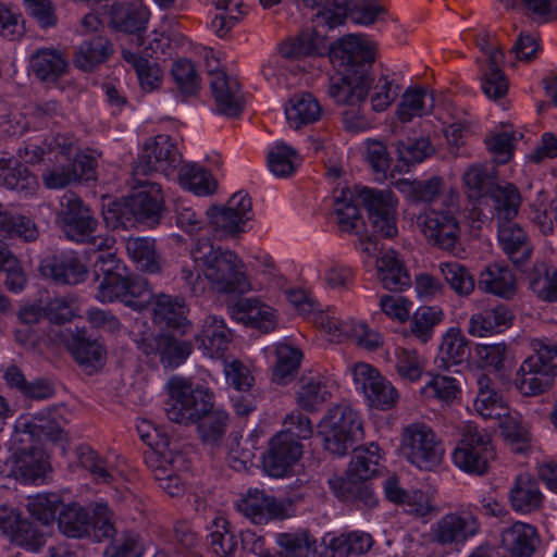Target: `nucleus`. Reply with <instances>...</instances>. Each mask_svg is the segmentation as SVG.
Segmentation results:
<instances>
[{
	"label": "nucleus",
	"mask_w": 557,
	"mask_h": 557,
	"mask_svg": "<svg viewBox=\"0 0 557 557\" xmlns=\"http://www.w3.org/2000/svg\"><path fill=\"white\" fill-rule=\"evenodd\" d=\"M166 416L175 423H197L199 437L205 445L218 447L225 436L230 416L214 408V395L203 385H169Z\"/></svg>",
	"instance_id": "1"
},
{
	"label": "nucleus",
	"mask_w": 557,
	"mask_h": 557,
	"mask_svg": "<svg viewBox=\"0 0 557 557\" xmlns=\"http://www.w3.org/2000/svg\"><path fill=\"white\" fill-rule=\"evenodd\" d=\"M148 428L147 431L141 429V443L147 446V449L141 448L145 463L163 491L172 497L180 496L184 493L180 473L189 469V461L184 454L170 447L168 438L158 430Z\"/></svg>",
	"instance_id": "2"
},
{
	"label": "nucleus",
	"mask_w": 557,
	"mask_h": 557,
	"mask_svg": "<svg viewBox=\"0 0 557 557\" xmlns=\"http://www.w3.org/2000/svg\"><path fill=\"white\" fill-rule=\"evenodd\" d=\"M191 256L216 290L244 293L249 289L244 264L234 252L215 248L209 238H201L193 248Z\"/></svg>",
	"instance_id": "3"
},
{
	"label": "nucleus",
	"mask_w": 557,
	"mask_h": 557,
	"mask_svg": "<svg viewBox=\"0 0 557 557\" xmlns=\"http://www.w3.org/2000/svg\"><path fill=\"white\" fill-rule=\"evenodd\" d=\"M459 194L449 191L417 216V226L426 240L441 249L455 252L460 238Z\"/></svg>",
	"instance_id": "4"
},
{
	"label": "nucleus",
	"mask_w": 557,
	"mask_h": 557,
	"mask_svg": "<svg viewBox=\"0 0 557 557\" xmlns=\"http://www.w3.org/2000/svg\"><path fill=\"white\" fill-rule=\"evenodd\" d=\"M372 77L367 73L345 75L333 81L329 87V95L335 102L348 108L343 113L344 127L348 132L358 133L368 129L372 120L361 108L369 95Z\"/></svg>",
	"instance_id": "5"
},
{
	"label": "nucleus",
	"mask_w": 557,
	"mask_h": 557,
	"mask_svg": "<svg viewBox=\"0 0 557 557\" xmlns=\"http://www.w3.org/2000/svg\"><path fill=\"white\" fill-rule=\"evenodd\" d=\"M470 357V342L458 327L448 329L442 336L437 357L435 358V373L430 383L441 379L445 383H459L469 380L466 373H471L468 359Z\"/></svg>",
	"instance_id": "6"
},
{
	"label": "nucleus",
	"mask_w": 557,
	"mask_h": 557,
	"mask_svg": "<svg viewBox=\"0 0 557 557\" xmlns=\"http://www.w3.org/2000/svg\"><path fill=\"white\" fill-rule=\"evenodd\" d=\"M495 458L492 437L473 422H466L461 428V437L453 453L454 463L465 472L483 475L488 471Z\"/></svg>",
	"instance_id": "7"
},
{
	"label": "nucleus",
	"mask_w": 557,
	"mask_h": 557,
	"mask_svg": "<svg viewBox=\"0 0 557 557\" xmlns=\"http://www.w3.org/2000/svg\"><path fill=\"white\" fill-rule=\"evenodd\" d=\"M361 432L362 423L358 412L348 405H337L321 421L319 435L326 450L343 456Z\"/></svg>",
	"instance_id": "8"
},
{
	"label": "nucleus",
	"mask_w": 557,
	"mask_h": 557,
	"mask_svg": "<svg viewBox=\"0 0 557 557\" xmlns=\"http://www.w3.org/2000/svg\"><path fill=\"white\" fill-rule=\"evenodd\" d=\"M481 530L478 517L469 508L447 512L435 521L429 532L422 535L426 544L443 548L463 545Z\"/></svg>",
	"instance_id": "9"
},
{
	"label": "nucleus",
	"mask_w": 557,
	"mask_h": 557,
	"mask_svg": "<svg viewBox=\"0 0 557 557\" xmlns=\"http://www.w3.org/2000/svg\"><path fill=\"white\" fill-rule=\"evenodd\" d=\"M403 450L412 465L423 470H431L440 465L444 455L442 441L422 422L404 428Z\"/></svg>",
	"instance_id": "10"
},
{
	"label": "nucleus",
	"mask_w": 557,
	"mask_h": 557,
	"mask_svg": "<svg viewBox=\"0 0 557 557\" xmlns=\"http://www.w3.org/2000/svg\"><path fill=\"white\" fill-rule=\"evenodd\" d=\"M59 529L64 535L76 539L87 536L91 531L97 540L113 534V525L106 504H98L95 507L92 522L84 507L70 504L60 512Z\"/></svg>",
	"instance_id": "11"
},
{
	"label": "nucleus",
	"mask_w": 557,
	"mask_h": 557,
	"mask_svg": "<svg viewBox=\"0 0 557 557\" xmlns=\"http://www.w3.org/2000/svg\"><path fill=\"white\" fill-rule=\"evenodd\" d=\"M55 223L67 238L76 242H84L97 227L90 208L73 191L60 198Z\"/></svg>",
	"instance_id": "12"
},
{
	"label": "nucleus",
	"mask_w": 557,
	"mask_h": 557,
	"mask_svg": "<svg viewBox=\"0 0 557 557\" xmlns=\"http://www.w3.org/2000/svg\"><path fill=\"white\" fill-rule=\"evenodd\" d=\"M331 61L338 67L355 73H370L366 70L374 62V46L364 37L347 35L329 48Z\"/></svg>",
	"instance_id": "13"
},
{
	"label": "nucleus",
	"mask_w": 557,
	"mask_h": 557,
	"mask_svg": "<svg viewBox=\"0 0 557 557\" xmlns=\"http://www.w3.org/2000/svg\"><path fill=\"white\" fill-rule=\"evenodd\" d=\"M61 338L83 371L92 374L102 369L107 350L98 339L91 338L86 330L61 331Z\"/></svg>",
	"instance_id": "14"
},
{
	"label": "nucleus",
	"mask_w": 557,
	"mask_h": 557,
	"mask_svg": "<svg viewBox=\"0 0 557 557\" xmlns=\"http://www.w3.org/2000/svg\"><path fill=\"white\" fill-rule=\"evenodd\" d=\"M521 205V196L518 188L512 184L491 185L486 195H482L479 200V207L473 210L478 213L481 221L487 220L490 216L484 211L483 206L491 207L490 213L496 215L498 223L512 220L517 216Z\"/></svg>",
	"instance_id": "15"
},
{
	"label": "nucleus",
	"mask_w": 557,
	"mask_h": 557,
	"mask_svg": "<svg viewBox=\"0 0 557 557\" xmlns=\"http://www.w3.org/2000/svg\"><path fill=\"white\" fill-rule=\"evenodd\" d=\"M302 456L300 442L289 437L286 433L275 434L263 458V468L274 478L285 476Z\"/></svg>",
	"instance_id": "16"
},
{
	"label": "nucleus",
	"mask_w": 557,
	"mask_h": 557,
	"mask_svg": "<svg viewBox=\"0 0 557 557\" xmlns=\"http://www.w3.org/2000/svg\"><path fill=\"white\" fill-rule=\"evenodd\" d=\"M180 163V153L170 136L161 134L148 138L141 147V175L164 173Z\"/></svg>",
	"instance_id": "17"
},
{
	"label": "nucleus",
	"mask_w": 557,
	"mask_h": 557,
	"mask_svg": "<svg viewBox=\"0 0 557 557\" xmlns=\"http://www.w3.org/2000/svg\"><path fill=\"white\" fill-rule=\"evenodd\" d=\"M348 12L355 23L370 25L385 13V9L375 0H351L349 4H335L333 8L324 9L318 18L333 28L344 23Z\"/></svg>",
	"instance_id": "18"
},
{
	"label": "nucleus",
	"mask_w": 557,
	"mask_h": 557,
	"mask_svg": "<svg viewBox=\"0 0 557 557\" xmlns=\"http://www.w3.org/2000/svg\"><path fill=\"white\" fill-rule=\"evenodd\" d=\"M0 530L8 539L28 550L36 552L45 543L47 532L23 521L20 513L8 507L0 509Z\"/></svg>",
	"instance_id": "19"
},
{
	"label": "nucleus",
	"mask_w": 557,
	"mask_h": 557,
	"mask_svg": "<svg viewBox=\"0 0 557 557\" xmlns=\"http://www.w3.org/2000/svg\"><path fill=\"white\" fill-rule=\"evenodd\" d=\"M69 70L66 54L53 47L36 49L29 57V71L42 84H57Z\"/></svg>",
	"instance_id": "20"
},
{
	"label": "nucleus",
	"mask_w": 557,
	"mask_h": 557,
	"mask_svg": "<svg viewBox=\"0 0 557 557\" xmlns=\"http://www.w3.org/2000/svg\"><path fill=\"white\" fill-rule=\"evenodd\" d=\"M237 509L255 524H264L287 516L284 503L259 490L249 491L237 503Z\"/></svg>",
	"instance_id": "21"
},
{
	"label": "nucleus",
	"mask_w": 557,
	"mask_h": 557,
	"mask_svg": "<svg viewBox=\"0 0 557 557\" xmlns=\"http://www.w3.org/2000/svg\"><path fill=\"white\" fill-rule=\"evenodd\" d=\"M210 85L218 111L226 116H237L242 110V95L238 82L218 67H211L208 61Z\"/></svg>",
	"instance_id": "22"
},
{
	"label": "nucleus",
	"mask_w": 557,
	"mask_h": 557,
	"mask_svg": "<svg viewBox=\"0 0 557 557\" xmlns=\"http://www.w3.org/2000/svg\"><path fill=\"white\" fill-rule=\"evenodd\" d=\"M541 544L537 529L516 521L500 534V545L510 557H532Z\"/></svg>",
	"instance_id": "23"
},
{
	"label": "nucleus",
	"mask_w": 557,
	"mask_h": 557,
	"mask_svg": "<svg viewBox=\"0 0 557 557\" xmlns=\"http://www.w3.org/2000/svg\"><path fill=\"white\" fill-rule=\"evenodd\" d=\"M230 314L236 321L263 333L275 329V311L257 298H244L230 307Z\"/></svg>",
	"instance_id": "24"
},
{
	"label": "nucleus",
	"mask_w": 557,
	"mask_h": 557,
	"mask_svg": "<svg viewBox=\"0 0 557 557\" xmlns=\"http://www.w3.org/2000/svg\"><path fill=\"white\" fill-rule=\"evenodd\" d=\"M95 298L102 302L109 304L121 301L124 306L134 310L139 309V298L136 293V283L123 274L102 277L96 281Z\"/></svg>",
	"instance_id": "25"
},
{
	"label": "nucleus",
	"mask_w": 557,
	"mask_h": 557,
	"mask_svg": "<svg viewBox=\"0 0 557 557\" xmlns=\"http://www.w3.org/2000/svg\"><path fill=\"white\" fill-rule=\"evenodd\" d=\"M508 498L511 508L519 513H532L542 509L544 494L537 481L530 474H520L515 480Z\"/></svg>",
	"instance_id": "26"
},
{
	"label": "nucleus",
	"mask_w": 557,
	"mask_h": 557,
	"mask_svg": "<svg viewBox=\"0 0 557 557\" xmlns=\"http://www.w3.org/2000/svg\"><path fill=\"white\" fill-rule=\"evenodd\" d=\"M152 320L161 329H184L187 324V309L184 301L170 295L160 294L148 300Z\"/></svg>",
	"instance_id": "27"
},
{
	"label": "nucleus",
	"mask_w": 557,
	"mask_h": 557,
	"mask_svg": "<svg viewBox=\"0 0 557 557\" xmlns=\"http://www.w3.org/2000/svg\"><path fill=\"white\" fill-rule=\"evenodd\" d=\"M40 273L59 284L75 285L86 277V267L72 256H52L45 258L39 267Z\"/></svg>",
	"instance_id": "28"
},
{
	"label": "nucleus",
	"mask_w": 557,
	"mask_h": 557,
	"mask_svg": "<svg viewBox=\"0 0 557 557\" xmlns=\"http://www.w3.org/2000/svg\"><path fill=\"white\" fill-rule=\"evenodd\" d=\"M498 240L503 251L517 265L524 263L532 255V245L524 230L511 220L498 223Z\"/></svg>",
	"instance_id": "29"
},
{
	"label": "nucleus",
	"mask_w": 557,
	"mask_h": 557,
	"mask_svg": "<svg viewBox=\"0 0 557 557\" xmlns=\"http://www.w3.org/2000/svg\"><path fill=\"white\" fill-rule=\"evenodd\" d=\"M102 215L112 230H136L139 223V197L132 194L103 205Z\"/></svg>",
	"instance_id": "30"
},
{
	"label": "nucleus",
	"mask_w": 557,
	"mask_h": 557,
	"mask_svg": "<svg viewBox=\"0 0 557 557\" xmlns=\"http://www.w3.org/2000/svg\"><path fill=\"white\" fill-rule=\"evenodd\" d=\"M166 214L165 195L161 184L141 180V226L156 228Z\"/></svg>",
	"instance_id": "31"
},
{
	"label": "nucleus",
	"mask_w": 557,
	"mask_h": 557,
	"mask_svg": "<svg viewBox=\"0 0 557 557\" xmlns=\"http://www.w3.org/2000/svg\"><path fill=\"white\" fill-rule=\"evenodd\" d=\"M285 114L290 127L298 129L319 121L322 116V107L312 94L300 92L288 100Z\"/></svg>",
	"instance_id": "32"
},
{
	"label": "nucleus",
	"mask_w": 557,
	"mask_h": 557,
	"mask_svg": "<svg viewBox=\"0 0 557 557\" xmlns=\"http://www.w3.org/2000/svg\"><path fill=\"white\" fill-rule=\"evenodd\" d=\"M324 544L321 557H347L367 553L372 547L373 540L369 533L354 531L332 536L329 541L324 539Z\"/></svg>",
	"instance_id": "33"
},
{
	"label": "nucleus",
	"mask_w": 557,
	"mask_h": 557,
	"mask_svg": "<svg viewBox=\"0 0 557 557\" xmlns=\"http://www.w3.org/2000/svg\"><path fill=\"white\" fill-rule=\"evenodd\" d=\"M381 448L377 444L371 443L367 446L357 447L349 463L346 478L343 480L368 481L380 473Z\"/></svg>",
	"instance_id": "34"
},
{
	"label": "nucleus",
	"mask_w": 557,
	"mask_h": 557,
	"mask_svg": "<svg viewBox=\"0 0 557 557\" xmlns=\"http://www.w3.org/2000/svg\"><path fill=\"white\" fill-rule=\"evenodd\" d=\"M49 470L47 454L41 448H34L13 461L11 474L24 483H36L44 480Z\"/></svg>",
	"instance_id": "35"
},
{
	"label": "nucleus",
	"mask_w": 557,
	"mask_h": 557,
	"mask_svg": "<svg viewBox=\"0 0 557 557\" xmlns=\"http://www.w3.org/2000/svg\"><path fill=\"white\" fill-rule=\"evenodd\" d=\"M479 288L504 298H510L516 292V276L505 265L492 264L481 272Z\"/></svg>",
	"instance_id": "36"
},
{
	"label": "nucleus",
	"mask_w": 557,
	"mask_h": 557,
	"mask_svg": "<svg viewBox=\"0 0 557 557\" xmlns=\"http://www.w3.org/2000/svg\"><path fill=\"white\" fill-rule=\"evenodd\" d=\"M376 268L377 277L384 288L398 292L410 286V276L394 250H388L379 258Z\"/></svg>",
	"instance_id": "37"
},
{
	"label": "nucleus",
	"mask_w": 557,
	"mask_h": 557,
	"mask_svg": "<svg viewBox=\"0 0 557 557\" xmlns=\"http://www.w3.org/2000/svg\"><path fill=\"white\" fill-rule=\"evenodd\" d=\"M513 314L505 305H497L480 313L473 314L469 321V332L474 336H487L498 332L500 327L511 324Z\"/></svg>",
	"instance_id": "38"
},
{
	"label": "nucleus",
	"mask_w": 557,
	"mask_h": 557,
	"mask_svg": "<svg viewBox=\"0 0 557 557\" xmlns=\"http://www.w3.org/2000/svg\"><path fill=\"white\" fill-rule=\"evenodd\" d=\"M50 150H58V156L69 163L71 170H75L77 180L85 177L91 178V174L97 165L94 157L87 154H77L72 160L74 151V141L65 135L52 136L51 140L47 143Z\"/></svg>",
	"instance_id": "39"
},
{
	"label": "nucleus",
	"mask_w": 557,
	"mask_h": 557,
	"mask_svg": "<svg viewBox=\"0 0 557 557\" xmlns=\"http://www.w3.org/2000/svg\"><path fill=\"white\" fill-rule=\"evenodd\" d=\"M535 354L527 358L518 370L517 374H543L557 375V346L539 342L534 345ZM522 377L521 383H527Z\"/></svg>",
	"instance_id": "40"
},
{
	"label": "nucleus",
	"mask_w": 557,
	"mask_h": 557,
	"mask_svg": "<svg viewBox=\"0 0 557 557\" xmlns=\"http://www.w3.org/2000/svg\"><path fill=\"white\" fill-rule=\"evenodd\" d=\"M231 336L223 320L215 315H209L203 322L198 339L211 357H220L227 349Z\"/></svg>",
	"instance_id": "41"
},
{
	"label": "nucleus",
	"mask_w": 557,
	"mask_h": 557,
	"mask_svg": "<svg viewBox=\"0 0 557 557\" xmlns=\"http://www.w3.org/2000/svg\"><path fill=\"white\" fill-rule=\"evenodd\" d=\"M0 236L34 242L38 238L39 231L32 219L4 210L3 205L0 202Z\"/></svg>",
	"instance_id": "42"
},
{
	"label": "nucleus",
	"mask_w": 557,
	"mask_h": 557,
	"mask_svg": "<svg viewBox=\"0 0 557 557\" xmlns=\"http://www.w3.org/2000/svg\"><path fill=\"white\" fill-rule=\"evenodd\" d=\"M0 184L12 190L32 193L37 186V181L28 169L17 161L1 159Z\"/></svg>",
	"instance_id": "43"
},
{
	"label": "nucleus",
	"mask_w": 557,
	"mask_h": 557,
	"mask_svg": "<svg viewBox=\"0 0 557 557\" xmlns=\"http://www.w3.org/2000/svg\"><path fill=\"white\" fill-rule=\"evenodd\" d=\"M530 288L543 300L557 301V270L545 263H535L529 274Z\"/></svg>",
	"instance_id": "44"
},
{
	"label": "nucleus",
	"mask_w": 557,
	"mask_h": 557,
	"mask_svg": "<svg viewBox=\"0 0 557 557\" xmlns=\"http://www.w3.org/2000/svg\"><path fill=\"white\" fill-rule=\"evenodd\" d=\"M112 52V46L106 37H95L84 41L75 54V64L84 71L92 70L97 64L103 62Z\"/></svg>",
	"instance_id": "45"
},
{
	"label": "nucleus",
	"mask_w": 557,
	"mask_h": 557,
	"mask_svg": "<svg viewBox=\"0 0 557 557\" xmlns=\"http://www.w3.org/2000/svg\"><path fill=\"white\" fill-rule=\"evenodd\" d=\"M326 50L323 36L319 32H302L293 40L281 46V53L285 58H300L311 54H322Z\"/></svg>",
	"instance_id": "46"
},
{
	"label": "nucleus",
	"mask_w": 557,
	"mask_h": 557,
	"mask_svg": "<svg viewBox=\"0 0 557 557\" xmlns=\"http://www.w3.org/2000/svg\"><path fill=\"white\" fill-rule=\"evenodd\" d=\"M334 211L342 231L359 234L363 222L350 191L342 190L341 196H335Z\"/></svg>",
	"instance_id": "47"
},
{
	"label": "nucleus",
	"mask_w": 557,
	"mask_h": 557,
	"mask_svg": "<svg viewBox=\"0 0 557 557\" xmlns=\"http://www.w3.org/2000/svg\"><path fill=\"white\" fill-rule=\"evenodd\" d=\"M397 185L409 199L417 202H429L430 206L440 203L437 197L441 194L443 181L440 177H432L428 181L401 180Z\"/></svg>",
	"instance_id": "48"
},
{
	"label": "nucleus",
	"mask_w": 557,
	"mask_h": 557,
	"mask_svg": "<svg viewBox=\"0 0 557 557\" xmlns=\"http://www.w3.org/2000/svg\"><path fill=\"white\" fill-rule=\"evenodd\" d=\"M181 184L196 195L206 196L215 191L216 183L212 175L196 164H185L180 169Z\"/></svg>",
	"instance_id": "49"
},
{
	"label": "nucleus",
	"mask_w": 557,
	"mask_h": 557,
	"mask_svg": "<svg viewBox=\"0 0 557 557\" xmlns=\"http://www.w3.org/2000/svg\"><path fill=\"white\" fill-rule=\"evenodd\" d=\"M444 313L438 307H421L413 314L410 322V331L421 343H428L434 332V327L443 320Z\"/></svg>",
	"instance_id": "50"
},
{
	"label": "nucleus",
	"mask_w": 557,
	"mask_h": 557,
	"mask_svg": "<svg viewBox=\"0 0 557 557\" xmlns=\"http://www.w3.org/2000/svg\"><path fill=\"white\" fill-rule=\"evenodd\" d=\"M474 408L485 419L507 416V407L503 396L492 385H483L479 389Z\"/></svg>",
	"instance_id": "51"
},
{
	"label": "nucleus",
	"mask_w": 557,
	"mask_h": 557,
	"mask_svg": "<svg viewBox=\"0 0 557 557\" xmlns=\"http://www.w3.org/2000/svg\"><path fill=\"white\" fill-rule=\"evenodd\" d=\"M110 24L119 32L137 34L139 30V7L134 2L114 3L110 10Z\"/></svg>",
	"instance_id": "52"
},
{
	"label": "nucleus",
	"mask_w": 557,
	"mask_h": 557,
	"mask_svg": "<svg viewBox=\"0 0 557 557\" xmlns=\"http://www.w3.org/2000/svg\"><path fill=\"white\" fill-rule=\"evenodd\" d=\"M60 505V496L54 493L30 496L26 504L29 513L45 528L54 521L55 511Z\"/></svg>",
	"instance_id": "53"
},
{
	"label": "nucleus",
	"mask_w": 557,
	"mask_h": 557,
	"mask_svg": "<svg viewBox=\"0 0 557 557\" xmlns=\"http://www.w3.org/2000/svg\"><path fill=\"white\" fill-rule=\"evenodd\" d=\"M441 272L459 296L470 295L475 287V282L468 269L458 262H445L440 265Z\"/></svg>",
	"instance_id": "54"
},
{
	"label": "nucleus",
	"mask_w": 557,
	"mask_h": 557,
	"mask_svg": "<svg viewBox=\"0 0 557 557\" xmlns=\"http://www.w3.org/2000/svg\"><path fill=\"white\" fill-rule=\"evenodd\" d=\"M276 363L273 368V380H289L294 379V373L297 371L302 358L299 349L289 345L280 344L276 349Z\"/></svg>",
	"instance_id": "55"
},
{
	"label": "nucleus",
	"mask_w": 557,
	"mask_h": 557,
	"mask_svg": "<svg viewBox=\"0 0 557 557\" xmlns=\"http://www.w3.org/2000/svg\"><path fill=\"white\" fill-rule=\"evenodd\" d=\"M332 487L338 488V496L346 500H357L369 508L376 505L373 488L366 481L335 480Z\"/></svg>",
	"instance_id": "56"
},
{
	"label": "nucleus",
	"mask_w": 557,
	"mask_h": 557,
	"mask_svg": "<svg viewBox=\"0 0 557 557\" xmlns=\"http://www.w3.org/2000/svg\"><path fill=\"white\" fill-rule=\"evenodd\" d=\"M357 200L363 205L369 212V219L380 213L395 211L392 191L375 190L367 187L357 191Z\"/></svg>",
	"instance_id": "57"
},
{
	"label": "nucleus",
	"mask_w": 557,
	"mask_h": 557,
	"mask_svg": "<svg viewBox=\"0 0 557 557\" xmlns=\"http://www.w3.org/2000/svg\"><path fill=\"white\" fill-rule=\"evenodd\" d=\"M308 532L283 533L278 535L282 550L276 554H264L262 557H308L312 544Z\"/></svg>",
	"instance_id": "58"
},
{
	"label": "nucleus",
	"mask_w": 557,
	"mask_h": 557,
	"mask_svg": "<svg viewBox=\"0 0 557 557\" xmlns=\"http://www.w3.org/2000/svg\"><path fill=\"white\" fill-rule=\"evenodd\" d=\"M297 158V152L292 147L283 143L276 144L268 154L269 168L276 176H289L296 170Z\"/></svg>",
	"instance_id": "59"
},
{
	"label": "nucleus",
	"mask_w": 557,
	"mask_h": 557,
	"mask_svg": "<svg viewBox=\"0 0 557 557\" xmlns=\"http://www.w3.org/2000/svg\"><path fill=\"white\" fill-rule=\"evenodd\" d=\"M209 222L215 232L222 236L243 232L245 221L226 207H211L207 211Z\"/></svg>",
	"instance_id": "60"
},
{
	"label": "nucleus",
	"mask_w": 557,
	"mask_h": 557,
	"mask_svg": "<svg viewBox=\"0 0 557 557\" xmlns=\"http://www.w3.org/2000/svg\"><path fill=\"white\" fill-rule=\"evenodd\" d=\"M370 89H372L371 106L375 112L385 111L400 92V87L387 75L380 76L374 85L372 82Z\"/></svg>",
	"instance_id": "61"
},
{
	"label": "nucleus",
	"mask_w": 557,
	"mask_h": 557,
	"mask_svg": "<svg viewBox=\"0 0 557 557\" xmlns=\"http://www.w3.org/2000/svg\"><path fill=\"white\" fill-rule=\"evenodd\" d=\"M156 349L162 350V362L166 367L181 364L190 354V345L186 342H177L169 335L161 334L154 339Z\"/></svg>",
	"instance_id": "62"
},
{
	"label": "nucleus",
	"mask_w": 557,
	"mask_h": 557,
	"mask_svg": "<svg viewBox=\"0 0 557 557\" xmlns=\"http://www.w3.org/2000/svg\"><path fill=\"white\" fill-rule=\"evenodd\" d=\"M502 64H486L481 78L483 92L491 99L503 98L508 91V79L503 72Z\"/></svg>",
	"instance_id": "63"
},
{
	"label": "nucleus",
	"mask_w": 557,
	"mask_h": 557,
	"mask_svg": "<svg viewBox=\"0 0 557 557\" xmlns=\"http://www.w3.org/2000/svg\"><path fill=\"white\" fill-rule=\"evenodd\" d=\"M396 148L399 160L407 165L422 162L434 152L428 138L400 140Z\"/></svg>",
	"instance_id": "64"
}]
</instances>
